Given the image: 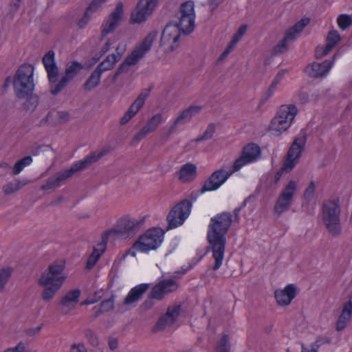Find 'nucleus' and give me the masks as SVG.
Returning <instances> with one entry per match:
<instances>
[{
    "mask_svg": "<svg viewBox=\"0 0 352 352\" xmlns=\"http://www.w3.org/2000/svg\"><path fill=\"white\" fill-rule=\"evenodd\" d=\"M232 222L231 213L224 212L218 214L210 220L207 239L210 244L208 250L211 249L214 264L212 270H218L222 265L226 244V234Z\"/></svg>",
    "mask_w": 352,
    "mask_h": 352,
    "instance_id": "1",
    "label": "nucleus"
},
{
    "mask_svg": "<svg viewBox=\"0 0 352 352\" xmlns=\"http://www.w3.org/2000/svg\"><path fill=\"white\" fill-rule=\"evenodd\" d=\"M65 266V260H56L41 275L38 284L44 287L41 294L44 301H50L61 288L67 277L64 272Z\"/></svg>",
    "mask_w": 352,
    "mask_h": 352,
    "instance_id": "2",
    "label": "nucleus"
},
{
    "mask_svg": "<svg viewBox=\"0 0 352 352\" xmlns=\"http://www.w3.org/2000/svg\"><path fill=\"white\" fill-rule=\"evenodd\" d=\"M106 154V151L91 153L90 155L86 156L83 160L78 161L72 164L69 168L63 171L58 172L52 177H49L46 183L41 187V190H48L59 187L63 183L72 177L75 173L85 170L91 166L93 163L99 160Z\"/></svg>",
    "mask_w": 352,
    "mask_h": 352,
    "instance_id": "3",
    "label": "nucleus"
},
{
    "mask_svg": "<svg viewBox=\"0 0 352 352\" xmlns=\"http://www.w3.org/2000/svg\"><path fill=\"white\" fill-rule=\"evenodd\" d=\"M341 206L338 198L325 200L322 204L321 218L328 232L333 236L342 233Z\"/></svg>",
    "mask_w": 352,
    "mask_h": 352,
    "instance_id": "4",
    "label": "nucleus"
},
{
    "mask_svg": "<svg viewBox=\"0 0 352 352\" xmlns=\"http://www.w3.org/2000/svg\"><path fill=\"white\" fill-rule=\"evenodd\" d=\"M307 141V134L305 130L294 138L292 144L288 149L280 169L276 172L274 176V183H278L283 173H289L298 163L302 152L305 151Z\"/></svg>",
    "mask_w": 352,
    "mask_h": 352,
    "instance_id": "5",
    "label": "nucleus"
},
{
    "mask_svg": "<svg viewBox=\"0 0 352 352\" xmlns=\"http://www.w3.org/2000/svg\"><path fill=\"white\" fill-rule=\"evenodd\" d=\"M34 67L28 63L21 65L17 69L13 80V87L16 97L22 100L34 89L33 79Z\"/></svg>",
    "mask_w": 352,
    "mask_h": 352,
    "instance_id": "6",
    "label": "nucleus"
},
{
    "mask_svg": "<svg viewBox=\"0 0 352 352\" xmlns=\"http://www.w3.org/2000/svg\"><path fill=\"white\" fill-rule=\"evenodd\" d=\"M298 109L294 104L281 105L271 121L270 131L274 135H278L286 131L297 114Z\"/></svg>",
    "mask_w": 352,
    "mask_h": 352,
    "instance_id": "7",
    "label": "nucleus"
},
{
    "mask_svg": "<svg viewBox=\"0 0 352 352\" xmlns=\"http://www.w3.org/2000/svg\"><path fill=\"white\" fill-rule=\"evenodd\" d=\"M192 1H187L180 5L177 14L179 21L174 22L182 31V34L189 35L195 30V12Z\"/></svg>",
    "mask_w": 352,
    "mask_h": 352,
    "instance_id": "8",
    "label": "nucleus"
},
{
    "mask_svg": "<svg viewBox=\"0 0 352 352\" xmlns=\"http://www.w3.org/2000/svg\"><path fill=\"white\" fill-rule=\"evenodd\" d=\"M191 207L192 204L188 199H183L175 205L167 215V229H173L182 225L189 216Z\"/></svg>",
    "mask_w": 352,
    "mask_h": 352,
    "instance_id": "9",
    "label": "nucleus"
},
{
    "mask_svg": "<svg viewBox=\"0 0 352 352\" xmlns=\"http://www.w3.org/2000/svg\"><path fill=\"white\" fill-rule=\"evenodd\" d=\"M146 217L144 216L140 219H132L129 216H124L120 219L115 229H111L112 234H126L127 236H132L140 231L144 225Z\"/></svg>",
    "mask_w": 352,
    "mask_h": 352,
    "instance_id": "10",
    "label": "nucleus"
},
{
    "mask_svg": "<svg viewBox=\"0 0 352 352\" xmlns=\"http://www.w3.org/2000/svg\"><path fill=\"white\" fill-rule=\"evenodd\" d=\"M83 69V65L76 60L72 61L66 66L65 73L60 80L51 85L50 92L53 96L58 95Z\"/></svg>",
    "mask_w": 352,
    "mask_h": 352,
    "instance_id": "11",
    "label": "nucleus"
},
{
    "mask_svg": "<svg viewBox=\"0 0 352 352\" xmlns=\"http://www.w3.org/2000/svg\"><path fill=\"white\" fill-rule=\"evenodd\" d=\"M157 3L158 0H140L135 10L131 12V23L139 24L146 21L148 17L153 13Z\"/></svg>",
    "mask_w": 352,
    "mask_h": 352,
    "instance_id": "12",
    "label": "nucleus"
},
{
    "mask_svg": "<svg viewBox=\"0 0 352 352\" xmlns=\"http://www.w3.org/2000/svg\"><path fill=\"white\" fill-rule=\"evenodd\" d=\"M261 154V150L258 145L254 143L248 144L243 148L241 156L234 162L233 171H238L244 165L256 161Z\"/></svg>",
    "mask_w": 352,
    "mask_h": 352,
    "instance_id": "13",
    "label": "nucleus"
},
{
    "mask_svg": "<svg viewBox=\"0 0 352 352\" xmlns=\"http://www.w3.org/2000/svg\"><path fill=\"white\" fill-rule=\"evenodd\" d=\"M164 232L160 228H153L147 230L145 233L141 235L138 240L141 242L144 248L143 250L148 252L156 250L162 243Z\"/></svg>",
    "mask_w": 352,
    "mask_h": 352,
    "instance_id": "14",
    "label": "nucleus"
},
{
    "mask_svg": "<svg viewBox=\"0 0 352 352\" xmlns=\"http://www.w3.org/2000/svg\"><path fill=\"white\" fill-rule=\"evenodd\" d=\"M233 169L228 172L223 168L214 171L210 177L204 182L201 188V192L213 191L219 188L230 176L234 173Z\"/></svg>",
    "mask_w": 352,
    "mask_h": 352,
    "instance_id": "15",
    "label": "nucleus"
},
{
    "mask_svg": "<svg viewBox=\"0 0 352 352\" xmlns=\"http://www.w3.org/2000/svg\"><path fill=\"white\" fill-rule=\"evenodd\" d=\"M181 34H182V31L174 22L170 21L168 23L162 32L160 41V46L171 43L169 50L170 52L174 51L178 47L177 42Z\"/></svg>",
    "mask_w": 352,
    "mask_h": 352,
    "instance_id": "16",
    "label": "nucleus"
},
{
    "mask_svg": "<svg viewBox=\"0 0 352 352\" xmlns=\"http://www.w3.org/2000/svg\"><path fill=\"white\" fill-rule=\"evenodd\" d=\"M308 24V18H302L294 25L288 29L285 33L284 38L280 43L276 45L274 50L275 53H283L287 50V42L292 41L296 38V34L300 33Z\"/></svg>",
    "mask_w": 352,
    "mask_h": 352,
    "instance_id": "17",
    "label": "nucleus"
},
{
    "mask_svg": "<svg viewBox=\"0 0 352 352\" xmlns=\"http://www.w3.org/2000/svg\"><path fill=\"white\" fill-rule=\"evenodd\" d=\"M123 14V3L122 2H118L113 11L110 14L105 23L102 25V30L101 32L102 38H104L116 30L118 26L120 21L122 20Z\"/></svg>",
    "mask_w": 352,
    "mask_h": 352,
    "instance_id": "18",
    "label": "nucleus"
},
{
    "mask_svg": "<svg viewBox=\"0 0 352 352\" xmlns=\"http://www.w3.org/2000/svg\"><path fill=\"white\" fill-rule=\"evenodd\" d=\"M177 289V284L173 279H164L155 285L151 290L149 295L151 298L161 300L164 295L173 292Z\"/></svg>",
    "mask_w": 352,
    "mask_h": 352,
    "instance_id": "19",
    "label": "nucleus"
},
{
    "mask_svg": "<svg viewBox=\"0 0 352 352\" xmlns=\"http://www.w3.org/2000/svg\"><path fill=\"white\" fill-rule=\"evenodd\" d=\"M143 56L142 54L135 48L118 67L112 77V82H115L120 75L127 74L130 66L135 65Z\"/></svg>",
    "mask_w": 352,
    "mask_h": 352,
    "instance_id": "20",
    "label": "nucleus"
},
{
    "mask_svg": "<svg viewBox=\"0 0 352 352\" xmlns=\"http://www.w3.org/2000/svg\"><path fill=\"white\" fill-rule=\"evenodd\" d=\"M181 305L168 307L166 313L160 318L154 327L155 331H161L166 326L172 325L179 316Z\"/></svg>",
    "mask_w": 352,
    "mask_h": 352,
    "instance_id": "21",
    "label": "nucleus"
},
{
    "mask_svg": "<svg viewBox=\"0 0 352 352\" xmlns=\"http://www.w3.org/2000/svg\"><path fill=\"white\" fill-rule=\"evenodd\" d=\"M297 288L295 285H287L283 289H276L274 292V297L280 306L289 305L296 297Z\"/></svg>",
    "mask_w": 352,
    "mask_h": 352,
    "instance_id": "22",
    "label": "nucleus"
},
{
    "mask_svg": "<svg viewBox=\"0 0 352 352\" xmlns=\"http://www.w3.org/2000/svg\"><path fill=\"white\" fill-rule=\"evenodd\" d=\"M54 56V52L50 50L43 58V63L47 71V77L51 85L56 82L58 75V68L55 62Z\"/></svg>",
    "mask_w": 352,
    "mask_h": 352,
    "instance_id": "23",
    "label": "nucleus"
},
{
    "mask_svg": "<svg viewBox=\"0 0 352 352\" xmlns=\"http://www.w3.org/2000/svg\"><path fill=\"white\" fill-rule=\"evenodd\" d=\"M162 121V115L157 113L149 119L145 126L133 137V142H139L149 133L154 131Z\"/></svg>",
    "mask_w": 352,
    "mask_h": 352,
    "instance_id": "24",
    "label": "nucleus"
},
{
    "mask_svg": "<svg viewBox=\"0 0 352 352\" xmlns=\"http://www.w3.org/2000/svg\"><path fill=\"white\" fill-rule=\"evenodd\" d=\"M334 60H325L322 63H313L310 76L316 78H324L332 68Z\"/></svg>",
    "mask_w": 352,
    "mask_h": 352,
    "instance_id": "25",
    "label": "nucleus"
},
{
    "mask_svg": "<svg viewBox=\"0 0 352 352\" xmlns=\"http://www.w3.org/2000/svg\"><path fill=\"white\" fill-rule=\"evenodd\" d=\"M149 284L143 283L132 288L123 301L125 306H129L141 299L142 295L148 289Z\"/></svg>",
    "mask_w": 352,
    "mask_h": 352,
    "instance_id": "26",
    "label": "nucleus"
},
{
    "mask_svg": "<svg viewBox=\"0 0 352 352\" xmlns=\"http://www.w3.org/2000/svg\"><path fill=\"white\" fill-rule=\"evenodd\" d=\"M352 316V305L346 302L344 304L342 312L338 317L336 323V329L338 331H342L350 321Z\"/></svg>",
    "mask_w": 352,
    "mask_h": 352,
    "instance_id": "27",
    "label": "nucleus"
},
{
    "mask_svg": "<svg viewBox=\"0 0 352 352\" xmlns=\"http://www.w3.org/2000/svg\"><path fill=\"white\" fill-rule=\"evenodd\" d=\"M197 175V167L195 164L187 163L183 165L179 171V179L184 182L193 180Z\"/></svg>",
    "mask_w": 352,
    "mask_h": 352,
    "instance_id": "28",
    "label": "nucleus"
},
{
    "mask_svg": "<svg viewBox=\"0 0 352 352\" xmlns=\"http://www.w3.org/2000/svg\"><path fill=\"white\" fill-rule=\"evenodd\" d=\"M201 110V106H190L187 109L182 111L178 117L175 119L176 124H184L190 121L195 115L199 113Z\"/></svg>",
    "mask_w": 352,
    "mask_h": 352,
    "instance_id": "29",
    "label": "nucleus"
},
{
    "mask_svg": "<svg viewBox=\"0 0 352 352\" xmlns=\"http://www.w3.org/2000/svg\"><path fill=\"white\" fill-rule=\"evenodd\" d=\"M122 56V52H118V54H109L96 68L102 73L110 70L114 67L116 63L121 58Z\"/></svg>",
    "mask_w": 352,
    "mask_h": 352,
    "instance_id": "30",
    "label": "nucleus"
},
{
    "mask_svg": "<svg viewBox=\"0 0 352 352\" xmlns=\"http://www.w3.org/2000/svg\"><path fill=\"white\" fill-rule=\"evenodd\" d=\"M102 72L96 68L91 73L89 78L83 84V89L85 91H91L97 87L100 83Z\"/></svg>",
    "mask_w": 352,
    "mask_h": 352,
    "instance_id": "31",
    "label": "nucleus"
},
{
    "mask_svg": "<svg viewBox=\"0 0 352 352\" xmlns=\"http://www.w3.org/2000/svg\"><path fill=\"white\" fill-rule=\"evenodd\" d=\"M158 34L157 30L151 32L142 41V43L135 47L143 56L148 52Z\"/></svg>",
    "mask_w": 352,
    "mask_h": 352,
    "instance_id": "32",
    "label": "nucleus"
},
{
    "mask_svg": "<svg viewBox=\"0 0 352 352\" xmlns=\"http://www.w3.org/2000/svg\"><path fill=\"white\" fill-rule=\"evenodd\" d=\"M292 200L287 197L280 195L274 206L275 213L279 216L283 212L287 211L291 206Z\"/></svg>",
    "mask_w": 352,
    "mask_h": 352,
    "instance_id": "33",
    "label": "nucleus"
},
{
    "mask_svg": "<svg viewBox=\"0 0 352 352\" xmlns=\"http://www.w3.org/2000/svg\"><path fill=\"white\" fill-rule=\"evenodd\" d=\"M81 292L78 289L69 291L61 299L60 304L63 306L69 307L72 304H76L78 302Z\"/></svg>",
    "mask_w": 352,
    "mask_h": 352,
    "instance_id": "34",
    "label": "nucleus"
},
{
    "mask_svg": "<svg viewBox=\"0 0 352 352\" xmlns=\"http://www.w3.org/2000/svg\"><path fill=\"white\" fill-rule=\"evenodd\" d=\"M149 91L141 93L135 100L132 103L127 110V112L131 114L133 117L143 107L145 100L148 96Z\"/></svg>",
    "mask_w": 352,
    "mask_h": 352,
    "instance_id": "35",
    "label": "nucleus"
},
{
    "mask_svg": "<svg viewBox=\"0 0 352 352\" xmlns=\"http://www.w3.org/2000/svg\"><path fill=\"white\" fill-rule=\"evenodd\" d=\"M24 99L25 100L23 103V109L26 111L33 112L38 104V97L36 94L32 93Z\"/></svg>",
    "mask_w": 352,
    "mask_h": 352,
    "instance_id": "36",
    "label": "nucleus"
},
{
    "mask_svg": "<svg viewBox=\"0 0 352 352\" xmlns=\"http://www.w3.org/2000/svg\"><path fill=\"white\" fill-rule=\"evenodd\" d=\"M27 184L25 182H21L19 179H16L14 182H9L5 184L3 187V192L5 195H10L15 192L23 186Z\"/></svg>",
    "mask_w": 352,
    "mask_h": 352,
    "instance_id": "37",
    "label": "nucleus"
},
{
    "mask_svg": "<svg viewBox=\"0 0 352 352\" xmlns=\"http://www.w3.org/2000/svg\"><path fill=\"white\" fill-rule=\"evenodd\" d=\"M13 272L12 267L0 269V292H3Z\"/></svg>",
    "mask_w": 352,
    "mask_h": 352,
    "instance_id": "38",
    "label": "nucleus"
},
{
    "mask_svg": "<svg viewBox=\"0 0 352 352\" xmlns=\"http://www.w3.org/2000/svg\"><path fill=\"white\" fill-rule=\"evenodd\" d=\"M83 333L87 342L92 346H97L99 345V339L97 333L92 329L87 327L83 330Z\"/></svg>",
    "mask_w": 352,
    "mask_h": 352,
    "instance_id": "39",
    "label": "nucleus"
},
{
    "mask_svg": "<svg viewBox=\"0 0 352 352\" xmlns=\"http://www.w3.org/2000/svg\"><path fill=\"white\" fill-rule=\"evenodd\" d=\"M341 38L336 30H331L327 37V43L328 50H333L340 41Z\"/></svg>",
    "mask_w": 352,
    "mask_h": 352,
    "instance_id": "40",
    "label": "nucleus"
},
{
    "mask_svg": "<svg viewBox=\"0 0 352 352\" xmlns=\"http://www.w3.org/2000/svg\"><path fill=\"white\" fill-rule=\"evenodd\" d=\"M230 345L229 342V336L223 334L221 340L218 342L216 352H230Z\"/></svg>",
    "mask_w": 352,
    "mask_h": 352,
    "instance_id": "41",
    "label": "nucleus"
},
{
    "mask_svg": "<svg viewBox=\"0 0 352 352\" xmlns=\"http://www.w3.org/2000/svg\"><path fill=\"white\" fill-rule=\"evenodd\" d=\"M143 245L139 240L136 241L133 245L122 255L121 260H124L127 255H131L132 256H135L136 251L139 250L142 252H146L145 250H143Z\"/></svg>",
    "mask_w": 352,
    "mask_h": 352,
    "instance_id": "42",
    "label": "nucleus"
},
{
    "mask_svg": "<svg viewBox=\"0 0 352 352\" xmlns=\"http://www.w3.org/2000/svg\"><path fill=\"white\" fill-rule=\"evenodd\" d=\"M215 131V124L214 123H210L208 125L206 130L204 133V134L199 137H198L195 141L196 142L208 140L212 138L213 134Z\"/></svg>",
    "mask_w": 352,
    "mask_h": 352,
    "instance_id": "43",
    "label": "nucleus"
},
{
    "mask_svg": "<svg viewBox=\"0 0 352 352\" xmlns=\"http://www.w3.org/2000/svg\"><path fill=\"white\" fill-rule=\"evenodd\" d=\"M296 189V183L294 181H290L287 185L283 188L280 195H283L293 199L295 191Z\"/></svg>",
    "mask_w": 352,
    "mask_h": 352,
    "instance_id": "44",
    "label": "nucleus"
},
{
    "mask_svg": "<svg viewBox=\"0 0 352 352\" xmlns=\"http://www.w3.org/2000/svg\"><path fill=\"white\" fill-rule=\"evenodd\" d=\"M112 234V231L108 230L105 231L102 235V241L97 245L98 249L100 250V255L101 256L106 250V247L108 243V239L110 235Z\"/></svg>",
    "mask_w": 352,
    "mask_h": 352,
    "instance_id": "45",
    "label": "nucleus"
},
{
    "mask_svg": "<svg viewBox=\"0 0 352 352\" xmlns=\"http://www.w3.org/2000/svg\"><path fill=\"white\" fill-rule=\"evenodd\" d=\"M339 27L344 30L352 24V19L347 14H340L337 19Z\"/></svg>",
    "mask_w": 352,
    "mask_h": 352,
    "instance_id": "46",
    "label": "nucleus"
},
{
    "mask_svg": "<svg viewBox=\"0 0 352 352\" xmlns=\"http://www.w3.org/2000/svg\"><path fill=\"white\" fill-rule=\"evenodd\" d=\"M114 307V296H111L109 299L102 300L100 304V308L102 311L104 312H107Z\"/></svg>",
    "mask_w": 352,
    "mask_h": 352,
    "instance_id": "47",
    "label": "nucleus"
},
{
    "mask_svg": "<svg viewBox=\"0 0 352 352\" xmlns=\"http://www.w3.org/2000/svg\"><path fill=\"white\" fill-rule=\"evenodd\" d=\"M325 343H330V340L328 338L318 337L316 342L311 344L309 352H318L319 347Z\"/></svg>",
    "mask_w": 352,
    "mask_h": 352,
    "instance_id": "48",
    "label": "nucleus"
},
{
    "mask_svg": "<svg viewBox=\"0 0 352 352\" xmlns=\"http://www.w3.org/2000/svg\"><path fill=\"white\" fill-rule=\"evenodd\" d=\"M332 50L329 49L327 45H318L315 50V57L316 58H321L322 57L327 55Z\"/></svg>",
    "mask_w": 352,
    "mask_h": 352,
    "instance_id": "49",
    "label": "nucleus"
},
{
    "mask_svg": "<svg viewBox=\"0 0 352 352\" xmlns=\"http://www.w3.org/2000/svg\"><path fill=\"white\" fill-rule=\"evenodd\" d=\"M3 352H29V351L24 342H19L14 347H10Z\"/></svg>",
    "mask_w": 352,
    "mask_h": 352,
    "instance_id": "50",
    "label": "nucleus"
},
{
    "mask_svg": "<svg viewBox=\"0 0 352 352\" xmlns=\"http://www.w3.org/2000/svg\"><path fill=\"white\" fill-rule=\"evenodd\" d=\"M247 30V25H242L233 36V43H237Z\"/></svg>",
    "mask_w": 352,
    "mask_h": 352,
    "instance_id": "51",
    "label": "nucleus"
},
{
    "mask_svg": "<svg viewBox=\"0 0 352 352\" xmlns=\"http://www.w3.org/2000/svg\"><path fill=\"white\" fill-rule=\"evenodd\" d=\"M103 1H100V0H93L85 12H87L88 14L89 13L96 12L100 7Z\"/></svg>",
    "mask_w": 352,
    "mask_h": 352,
    "instance_id": "52",
    "label": "nucleus"
},
{
    "mask_svg": "<svg viewBox=\"0 0 352 352\" xmlns=\"http://www.w3.org/2000/svg\"><path fill=\"white\" fill-rule=\"evenodd\" d=\"M101 256L98 254L96 256L91 254L87 259L86 267L88 270L91 269L97 263Z\"/></svg>",
    "mask_w": 352,
    "mask_h": 352,
    "instance_id": "53",
    "label": "nucleus"
},
{
    "mask_svg": "<svg viewBox=\"0 0 352 352\" xmlns=\"http://www.w3.org/2000/svg\"><path fill=\"white\" fill-rule=\"evenodd\" d=\"M32 157L31 155L25 156V157L18 160L17 162L21 164L22 168H25V166L30 165L32 162Z\"/></svg>",
    "mask_w": 352,
    "mask_h": 352,
    "instance_id": "54",
    "label": "nucleus"
},
{
    "mask_svg": "<svg viewBox=\"0 0 352 352\" xmlns=\"http://www.w3.org/2000/svg\"><path fill=\"white\" fill-rule=\"evenodd\" d=\"M32 157L31 155L25 156V157L18 160L17 162L21 164L22 168H25V166L30 165L32 162Z\"/></svg>",
    "mask_w": 352,
    "mask_h": 352,
    "instance_id": "55",
    "label": "nucleus"
},
{
    "mask_svg": "<svg viewBox=\"0 0 352 352\" xmlns=\"http://www.w3.org/2000/svg\"><path fill=\"white\" fill-rule=\"evenodd\" d=\"M223 1L224 0H208V4L210 8L211 12L214 11Z\"/></svg>",
    "mask_w": 352,
    "mask_h": 352,
    "instance_id": "56",
    "label": "nucleus"
},
{
    "mask_svg": "<svg viewBox=\"0 0 352 352\" xmlns=\"http://www.w3.org/2000/svg\"><path fill=\"white\" fill-rule=\"evenodd\" d=\"M287 72L288 71L287 69H280L273 80L274 84H278Z\"/></svg>",
    "mask_w": 352,
    "mask_h": 352,
    "instance_id": "57",
    "label": "nucleus"
},
{
    "mask_svg": "<svg viewBox=\"0 0 352 352\" xmlns=\"http://www.w3.org/2000/svg\"><path fill=\"white\" fill-rule=\"evenodd\" d=\"M298 98L301 104H306L308 101V94L307 91L301 90L298 94Z\"/></svg>",
    "mask_w": 352,
    "mask_h": 352,
    "instance_id": "58",
    "label": "nucleus"
},
{
    "mask_svg": "<svg viewBox=\"0 0 352 352\" xmlns=\"http://www.w3.org/2000/svg\"><path fill=\"white\" fill-rule=\"evenodd\" d=\"M89 20V16L87 12H85L83 17L78 21V25L82 29L85 27Z\"/></svg>",
    "mask_w": 352,
    "mask_h": 352,
    "instance_id": "59",
    "label": "nucleus"
},
{
    "mask_svg": "<svg viewBox=\"0 0 352 352\" xmlns=\"http://www.w3.org/2000/svg\"><path fill=\"white\" fill-rule=\"evenodd\" d=\"M153 299V298H151L150 295H148V298L143 302L142 305L144 309L148 310L153 307L154 305Z\"/></svg>",
    "mask_w": 352,
    "mask_h": 352,
    "instance_id": "60",
    "label": "nucleus"
},
{
    "mask_svg": "<svg viewBox=\"0 0 352 352\" xmlns=\"http://www.w3.org/2000/svg\"><path fill=\"white\" fill-rule=\"evenodd\" d=\"M71 352H87V349L83 344H74L71 348Z\"/></svg>",
    "mask_w": 352,
    "mask_h": 352,
    "instance_id": "61",
    "label": "nucleus"
},
{
    "mask_svg": "<svg viewBox=\"0 0 352 352\" xmlns=\"http://www.w3.org/2000/svg\"><path fill=\"white\" fill-rule=\"evenodd\" d=\"M108 345L111 351H114L118 348V340L113 338H110L108 341Z\"/></svg>",
    "mask_w": 352,
    "mask_h": 352,
    "instance_id": "62",
    "label": "nucleus"
},
{
    "mask_svg": "<svg viewBox=\"0 0 352 352\" xmlns=\"http://www.w3.org/2000/svg\"><path fill=\"white\" fill-rule=\"evenodd\" d=\"M58 118L64 122H66L69 120L70 114L67 111H58Z\"/></svg>",
    "mask_w": 352,
    "mask_h": 352,
    "instance_id": "63",
    "label": "nucleus"
},
{
    "mask_svg": "<svg viewBox=\"0 0 352 352\" xmlns=\"http://www.w3.org/2000/svg\"><path fill=\"white\" fill-rule=\"evenodd\" d=\"M133 118V116H131V113H129V112H126L124 113V115L122 116V118L120 119V124L121 125H124L126 124L131 118Z\"/></svg>",
    "mask_w": 352,
    "mask_h": 352,
    "instance_id": "64",
    "label": "nucleus"
}]
</instances>
